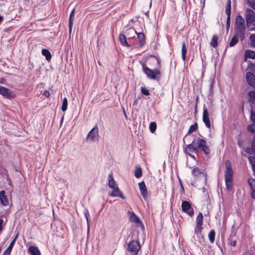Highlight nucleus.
<instances>
[{"mask_svg":"<svg viewBox=\"0 0 255 255\" xmlns=\"http://www.w3.org/2000/svg\"><path fill=\"white\" fill-rule=\"evenodd\" d=\"M245 20L241 15H238L236 17L235 23V34L239 35L240 40L242 41L245 38Z\"/></svg>","mask_w":255,"mask_h":255,"instance_id":"nucleus-1","label":"nucleus"},{"mask_svg":"<svg viewBox=\"0 0 255 255\" xmlns=\"http://www.w3.org/2000/svg\"><path fill=\"white\" fill-rule=\"evenodd\" d=\"M226 170L225 171V178L226 186L228 191H231L233 188V171L230 161L225 162Z\"/></svg>","mask_w":255,"mask_h":255,"instance_id":"nucleus-2","label":"nucleus"},{"mask_svg":"<svg viewBox=\"0 0 255 255\" xmlns=\"http://www.w3.org/2000/svg\"><path fill=\"white\" fill-rule=\"evenodd\" d=\"M142 70L144 73L146 75L147 78L149 79H155L159 78L161 74L160 71L157 68L151 70L144 64L142 65Z\"/></svg>","mask_w":255,"mask_h":255,"instance_id":"nucleus-3","label":"nucleus"},{"mask_svg":"<svg viewBox=\"0 0 255 255\" xmlns=\"http://www.w3.org/2000/svg\"><path fill=\"white\" fill-rule=\"evenodd\" d=\"M195 140H196V144H197L196 148H197V150L198 149H200L206 155H208L210 150L209 146L207 145L206 140L199 137L195 138Z\"/></svg>","mask_w":255,"mask_h":255,"instance_id":"nucleus-4","label":"nucleus"},{"mask_svg":"<svg viewBox=\"0 0 255 255\" xmlns=\"http://www.w3.org/2000/svg\"><path fill=\"white\" fill-rule=\"evenodd\" d=\"M140 249L139 243L137 241L132 240L128 245V250L133 255H137Z\"/></svg>","mask_w":255,"mask_h":255,"instance_id":"nucleus-5","label":"nucleus"},{"mask_svg":"<svg viewBox=\"0 0 255 255\" xmlns=\"http://www.w3.org/2000/svg\"><path fill=\"white\" fill-rule=\"evenodd\" d=\"M246 21L248 27L255 23V12L250 8H247L246 10Z\"/></svg>","mask_w":255,"mask_h":255,"instance_id":"nucleus-6","label":"nucleus"},{"mask_svg":"<svg viewBox=\"0 0 255 255\" xmlns=\"http://www.w3.org/2000/svg\"><path fill=\"white\" fill-rule=\"evenodd\" d=\"M99 136V129L98 126L96 125L88 133L86 140L88 141H94Z\"/></svg>","mask_w":255,"mask_h":255,"instance_id":"nucleus-7","label":"nucleus"},{"mask_svg":"<svg viewBox=\"0 0 255 255\" xmlns=\"http://www.w3.org/2000/svg\"><path fill=\"white\" fill-rule=\"evenodd\" d=\"M186 154H188L189 156L193 158H195L194 155H192L190 152H197V148L196 146V140L193 139L191 144H188L184 150Z\"/></svg>","mask_w":255,"mask_h":255,"instance_id":"nucleus-8","label":"nucleus"},{"mask_svg":"<svg viewBox=\"0 0 255 255\" xmlns=\"http://www.w3.org/2000/svg\"><path fill=\"white\" fill-rule=\"evenodd\" d=\"M0 94L8 99L13 98L15 96V94L13 92L1 86H0Z\"/></svg>","mask_w":255,"mask_h":255,"instance_id":"nucleus-9","label":"nucleus"},{"mask_svg":"<svg viewBox=\"0 0 255 255\" xmlns=\"http://www.w3.org/2000/svg\"><path fill=\"white\" fill-rule=\"evenodd\" d=\"M181 208L182 211L188 214L190 216H192L194 215V209L191 207L190 203L186 201H182L181 204Z\"/></svg>","mask_w":255,"mask_h":255,"instance_id":"nucleus-10","label":"nucleus"},{"mask_svg":"<svg viewBox=\"0 0 255 255\" xmlns=\"http://www.w3.org/2000/svg\"><path fill=\"white\" fill-rule=\"evenodd\" d=\"M203 215L201 212H200L198 215L196 222V227L195 229V233L196 234H200L202 232V225H203Z\"/></svg>","mask_w":255,"mask_h":255,"instance_id":"nucleus-11","label":"nucleus"},{"mask_svg":"<svg viewBox=\"0 0 255 255\" xmlns=\"http://www.w3.org/2000/svg\"><path fill=\"white\" fill-rule=\"evenodd\" d=\"M203 122L205 124L206 127L208 128H210L211 125L210 121L209 119V112L208 111V110L207 108L204 107L203 108Z\"/></svg>","mask_w":255,"mask_h":255,"instance_id":"nucleus-12","label":"nucleus"},{"mask_svg":"<svg viewBox=\"0 0 255 255\" xmlns=\"http://www.w3.org/2000/svg\"><path fill=\"white\" fill-rule=\"evenodd\" d=\"M138 186L139 188V190L141 195L144 200H147L148 198V194L147 188L145 186V184L143 181H142L138 183Z\"/></svg>","mask_w":255,"mask_h":255,"instance_id":"nucleus-13","label":"nucleus"},{"mask_svg":"<svg viewBox=\"0 0 255 255\" xmlns=\"http://www.w3.org/2000/svg\"><path fill=\"white\" fill-rule=\"evenodd\" d=\"M112 192L109 194L111 197H118L122 199H125V197L123 196V194L120 190L118 186L112 188Z\"/></svg>","mask_w":255,"mask_h":255,"instance_id":"nucleus-14","label":"nucleus"},{"mask_svg":"<svg viewBox=\"0 0 255 255\" xmlns=\"http://www.w3.org/2000/svg\"><path fill=\"white\" fill-rule=\"evenodd\" d=\"M119 41L121 44L123 45L128 47H130V45H129L127 41V37L125 34L120 33L119 35Z\"/></svg>","mask_w":255,"mask_h":255,"instance_id":"nucleus-15","label":"nucleus"},{"mask_svg":"<svg viewBox=\"0 0 255 255\" xmlns=\"http://www.w3.org/2000/svg\"><path fill=\"white\" fill-rule=\"evenodd\" d=\"M248 182L251 188L252 197L253 198L255 199V179L250 178L248 179Z\"/></svg>","mask_w":255,"mask_h":255,"instance_id":"nucleus-16","label":"nucleus"},{"mask_svg":"<svg viewBox=\"0 0 255 255\" xmlns=\"http://www.w3.org/2000/svg\"><path fill=\"white\" fill-rule=\"evenodd\" d=\"M0 201L1 204L3 206H7L8 205V200L5 195V191H1L0 192Z\"/></svg>","mask_w":255,"mask_h":255,"instance_id":"nucleus-17","label":"nucleus"},{"mask_svg":"<svg viewBox=\"0 0 255 255\" xmlns=\"http://www.w3.org/2000/svg\"><path fill=\"white\" fill-rule=\"evenodd\" d=\"M125 33L128 39L129 40L132 37H134V34L136 33V31L133 28L130 27L127 29Z\"/></svg>","mask_w":255,"mask_h":255,"instance_id":"nucleus-18","label":"nucleus"},{"mask_svg":"<svg viewBox=\"0 0 255 255\" xmlns=\"http://www.w3.org/2000/svg\"><path fill=\"white\" fill-rule=\"evenodd\" d=\"M108 186L111 189L118 186L114 179L112 174H110L108 176Z\"/></svg>","mask_w":255,"mask_h":255,"instance_id":"nucleus-19","label":"nucleus"},{"mask_svg":"<svg viewBox=\"0 0 255 255\" xmlns=\"http://www.w3.org/2000/svg\"><path fill=\"white\" fill-rule=\"evenodd\" d=\"M18 235H16L13 241L10 243L8 248L5 250V251L3 252V255H9L10 252L13 248L15 242L17 239Z\"/></svg>","mask_w":255,"mask_h":255,"instance_id":"nucleus-20","label":"nucleus"},{"mask_svg":"<svg viewBox=\"0 0 255 255\" xmlns=\"http://www.w3.org/2000/svg\"><path fill=\"white\" fill-rule=\"evenodd\" d=\"M28 251L30 253V255H41L39 250L35 246L30 247Z\"/></svg>","mask_w":255,"mask_h":255,"instance_id":"nucleus-21","label":"nucleus"},{"mask_svg":"<svg viewBox=\"0 0 255 255\" xmlns=\"http://www.w3.org/2000/svg\"><path fill=\"white\" fill-rule=\"evenodd\" d=\"M74 9H73L72 12L70 13L69 19V32L70 34L71 33L72 31V27L73 25V23L74 19Z\"/></svg>","mask_w":255,"mask_h":255,"instance_id":"nucleus-22","label":"nucleus"},{"mask_svg":"<svg viewBox=\"0 0 255 255\" xmlns=\"http://www.w3.org/2000/svg\"><path fill=\"white\" fill-rule=\"evenodd\" d=\"M137 38L140 42V46H142L145 43V36L142 32H136Z\"/></svg>","mask_w":255,"mask_h":255,"instance_id":"nucleus-23","label":"nucleus"},{"mask_svg":"<svg viewBox=\"0 0 255 255\" xmlns=\"http://www.w3.org/2000/svg\"><path fill=\"white\" fill-rule=\"evenodd\" d=\"M246 58H249L252 59H255V52L252 50H246L245 52Z\"/></svg>","mask_w":255,"mask_h":255,"instance_id":"nucleus-24","label":"nucleus"},{"mask_svg":"<svg viewBox=\"0 0 255 255\" xmlns=\"http://www.w3.org/2000/svg\"><path fill=\"white\" fill-rule=\"evenodd\" d=\"M42 54L45 57L46 59L50 61L51 59L52 56L50 51L47 49H43L41 51Z\"/></svg>","mask_w":255,"mask_h":255,"instance_id":"nucleus-25","label":"nucleus"},{"mask_svg":"<svg viewBox=\"0 0 255 255\" xmlns=\"http://www.w3.org/2000/svg\"><path fill=\"white\" fill-rule=\"evenodd\" d=\"M204 172V170L202 169H200L198 167L194 168L192 170L193 174L196 176H199L201 174H203Z\"/></svg>","mask_w":255,"mask_h":255,"instance_id":"nucleus-26","label":"nucleus"},{"mask_svg":"<svg viewBox=\"0 0 255 255\" xmlns=\"http://www.w3.org/2000/svg\"><path fill=\"white\" fill-rule=\"evenodd\" d=\"M129 220L130 222H134L136 224L140 222L139 218L134 213H130Z\"/></svg>","mask_w":255,"mask_h":255,"instance_id":"nucleus-27","label":"nucleus"},{"mask_svg":"<svg viewBox=\"0 0 255 255\" xmlns=\"http://www.w3.org/2000/svg\"><path fill=\"white\" fill-rule=\"evenodd\" d=\"M239 36L237 35V34H235L233 38H232L231 41L229 43V46L230 47H233L235 46L239 41Z\"/></svg>","mask_w":255,"mask_h":255,"instance_id":"nucleus-28","label":"nucleus"},{"mask_svg":"<svg viewBox=\"0 0 255 255\" xmlns=\"http://www.w3.org/2000/svg\"><path fill=\"white\" fill-rule=\"evenodd\" d=\"M182 58L184 61L185 60L186 57V54L187 48L186 46L185 42H183L182 44Z\"/></svg>","mask_w":255,"mask_h":255,"instance_id":"nucleus-29","label":"nucleus"},{"mask_svg":"<svg viewBox=\"0 0 255 255\" xmlns=\"http://www.w3.org/2000/svg\"><path fill=\"white\" fill-rule=\"evenodd\" d=\"M246 152L250 154H255V142L252 143L251 147H247Z\"/></svg>","mask_w":255,"mask_h":255,"instance_id":"nucleus-30","label":"nucleus"},{"mask_svg":"<svg viewBox=\"0 0 255 255\" xmlns=\"http://www.w3.org/2000/svg\"><path fill=\"white\" fill-rule=\"evenodd\" d=\"M218 37L217 35H214L212 39V40L210 42V44L213 47H216L218 45Z\"/></svg>","mask_w":255,"mask_h":255,"instance_id":"nucleus-31","label":"nucleus"},{"mask_svg":"<svg viewBox=\"0 0 255 255\" xmlns=\"http://www.w3.org/2000/svg\"><path fill=\"white\" fill-rule=\"evenodd\" d=\"M208 238L210 242L213 243L215 241V232L214 230L210 231L208 234Z\"/></svg>","mask_w":255,"mask_h":255,"instance_id":"nucleus-32","label":"nucleus"},{"mask_svg":"<svg viewBox=\"0 0 255 255\" xmlns=\"http://www.w3.org/2000/svg\"><path fill=\"white\" fill-rule=\"evenodd\" d=\"M67 105H68L67 99V98H64L63 99L62 107H61V110L63 112H65L66 111V110L67 109Z\"/></svg>","mask_w":255,"mask_h":255,"instance_id":"nucleus-33","label":"nucleus"},{"mask_svg":"<svg viewBox=\"0 0 255 255\" xmlns=\"http://www.w3.org/2000/svg\"><path fill=\"white\" fill-rule=\"evenodd\" d=\"M198 128V124L197 123H195L193 125H191L188 131V133H191L195 131Z\"/></svg>","mask_w":255,"mask_h":255,"instance_id":"nucleus-34","label":"nucleus"},{"mask_svg":"<svg viewBox=\"0 0 255 255\" xmlns=\"http://www.w3.org/2000/svg\"><path fill=\"white\" fill-rule=\"evenodd\" d=\"M134 176L137 178H140L142 176V170L140 167H137L135 169Z\"/></svg>","mask_w":255,"mask_h":255,"instance_id":"nucleus-35","label":"nucleus"},{"mask_svg":"<svg viewBox=\"0 0 255 255\" xmlns=\"http://www.w3.org/2000/svg\"><path fill=\"white\" fill-rule=\"evenodd\" d=\"M246 80H255V75L252 71L247 72L246 73Z\"/></svg>","mask_w":255,"mask_h":255,"instance_id":"nucleus-36","label":"nucleus"},{"mask_svg":"<svg viewBox=\"0 0 255 255\" xmlns=\"http://www.w3.org/2000/svg\"><path fill=\"white\" fill-rule=\"evenodd\" d=\"M248 159L252 166L253 170L255 172V157L249 156Z\"/></svg>","mask_w":255,"mask_h":255,"instance_id":"nucleus-37","label":"nucleus"},{"mask_svg":"<svg viewBox=\"0 0 255 255\" xmlns=\"http://www.w3.org/2000/svg\"><path fill=\"white\" fill-rule=\"evenodd\" d=\"M156 129V124L155 122H151L149 125V130L151 132L153 133Z\"/></svg>","mask_w":255,"mask_h":255,"instance_id":"nucleus-38","label":"nucleus"},{"mask_svg":"<svg viewBox=\"0 0 255 255\" xmlns=\"http://www.w3.org/2000/svg\"><path fill=\"white\" fill-rule=\"evenodd\" d=\"M248 68L252 72L255 74V64L251 62L248 63Z\"/></svg>","mask_w":255,"mask_h":255,"instance_id":"nucleus-39","label":"nucleus"},{"mask_svg":"<svg viewBox=\"0 0 255 255\" xmlns=\"http://www.w3.org/2000/svg\"><path fill=\"white\" fill-rule=\"evenodd\" d=\"M250 39L252 46L255 47V33L252 34L250 35Z\"/></svg>","mask_w":255,"mask_h":255,"instance_id":"nucleus-40","label":"nucleus"},{"mask_svg":"<svg viewBox=\"0 0 255 255\" xmlns=\"http://www.w3.org/2000/svg\"><path fill=\"white\" fill-rule=\"evenodd\" d=\"M141 92L142 94L144 95H146V96H148L150 95V93L148 91V89H147L145 87H141Z\"/></svg>","mask_w":255,"mask_h":255,"instance_id":"nucleus-41","label":"nucleus"},{"mask_svg":"<svg viewBox=\"0 0 255 255\" xmlns=\"http://www.w3.org/2000/svg\"><path fill=\"white\" fill-rule=\"evenodd\" d=\"M248 129L252 133H255V124L249 125Z\"/></svg>","mask_w":255,"mask_h":255,"instance_id":"nucleus-42","label":"nucleus"},{"mask_svg":"<svg viewBox=\"0 0 255 255\" xmlns=\"http://www.w3.org/2000/svg\"><path fill=\"white\" fill-rule=\"evenodd\" d=\"M227 20H226V29L227 31H228L230 27V20H231V15H227Z\"/></svg>","mask_w":255,"mask_h":255,"instance_id":"nucleus-43","label":"nucleus"},{"mask_svg":"<svg viewBox=\"0 0 255 255\" xmlns=\"http://www.w3.org/2000/svg\"><path fill=\"white\" fill-rule=\"evenodd\" d=\"M226 13L227 15H231V5H226Z\"/></svg>","mask_w":255,"mask_h":255,"instance_id":"nucleus-44","label":"nucleus"},{"mask_svg":"<svg viewBox=\"0 0 255 255\" xmlns=\"http://www.w3.org/2000/svg\"><path fill=\"white\" fill-rule=\"evenodd\" d=\"M250 119L251 121L255 124V114L254 113L253 110L252 109L251 111Z\"/></svg>","mask_w":255,"mask_h":255,"instance_id":"nucleus-45","label":"nucleus"},{"mask_svg":"<svg viewBox=\"0 0 255 255\" xmlns=\"http://www.w3.org/2000/svg\"><path fill=\"white\" fill-rule=\"evenodd\" d=\"M84 214H85V217L86 218V220L87 221V223L88 224H89V219H90L89 213L88 211L87 210V211H85Z\"/></svg>","mask_w":255,"mask_h":255,"instance_id":"nucleus-46","label":"nucleus"},{"mask_svg":"<svg viewBox=\"0 0 255 255\" xmlns=\"http://www.w3.org/2000/svg\"><path fill=\"white\" fill-rule=\"evenodd\" d=\"M249 85L252 87L253 88H255V81H247Z\"/></svg>","mask_w":255,"mask_h":255,"instance_id":"nucleus-47","label":"nucleus"},{"mask_svg":"<svg viewBox=\"0 0 255 255\" xmlns=\"http://www.w3.org/2000/svg\"><path fill=\"white\" fill-rule=\"evenodd\" d=\"M43 95L46 97H48L50 96V92L48 90H45L43 93Z\"/></svg>","mask_w":255,"mask_h":255,"instance_id":"nucleus-48","label":"nucleus"},{"mask_svg":"<svg viewBox=\"0 0 255 255\" xmlns=\"http://www.w3.org/2000/svg\"><path fill=\"white\" fill-rule=\"evenodd\" d=\"M213 86H214V81H212V82L211 83V84L210 85V90L211 92H212Z\"/></svg>","mask_w":255,"mask_h":255,"instance_id":"nucleus-49","label":"nucleus"},{"mask_svg":"<svg viewBox=\"0 0 255 255\" xmlns=\"http://www.w3.org/2000/svg\"><path fill=\"white\" fill-rule=\"evenodd\" d=\"M252 7L255 10V1H253L251 3Z\"/></svg>","mask_w":255,"mask_h":255,"instance_id":"nucleus-50","label":"nucleus"},{"mask_svg":"<svg viewBox=\"0 0 255 255\" xmlns=\"http://www.w3.org/2000/svg\"><path fill=\"white\" fill-rule=\"evenodd\" d=\"M2 220L0 219V231H1L2 230Z\"/></svg>","mask_w":255,"mask_h":255,"instance_id":"nucleus-51","label":"nucleus"},{"mask_svg":"<svg viewBox=\"0 0 255 255\" xmlns=\"http://www.w3.org/2000/svg\"><path fill=\"white\" fill-rule=\"evenodd\" d=\"M156 59V60H157V64L158 65V67H160V60L158 58L156 57H155Z\"/></svg>","mask_w":255,"mask_h":255,"instance_id":"nucleus-52","label":"nucleus"},{"mask_svg":"<svg viewBox=\"0 0 255 255\" xmlns=\"http://www.w3.org/2000/svg\"><path fill=\"white\" fill-rule=\"evenodd\" d=\"M226 5H231V0H228L226 3Z\"/></svg>","mask_w":255,"mask_h":255,"instance_id":"nucleus-53","label":"nucleus"},{"mask_svg":"<svg viewBox=\"0 0 255 255\" xmlns=\"http://www.w3.org/2000/svg\"><path fill=\"white\" fill-rule=\"evenodd\" d=\"M202 3V8H203L205 6V0H203V1H201Z\"/></svg>","mask_w":255,"mask_h":255,"instance_id":"nucleus-54","label":"nucleus"},{"mask_svg":"<svg viewBox=\"0 0 255 255\" xmlns=\"http://www.w3.org/2000/svg\"><path fill=\"white\" fill-rule=\"evenodd\" d=\"M232 245L235 246L236 245V242H233L232 243Z\"/></svg>","mask_w":255,"mask_h":255,"instance_id":"nucleus-55","label":"nucleus"},{"mask_svg":"<svg viewBox=\"0 0 255 255\" xmlns=\"http://www.w3.org/2000/svg\"><path fill=\"white\" fill-rule=\"evenodd\" d=\"M2 19H3V17L1 16H0V22H1L2 21Z\"/></svg>","mask_w":255,"mask_h":255,"instance_id":"nucleus-56","label":"nucleus"},{"mask_svg":"<svg viewBox=\"0 0 255 255\" xmlns=\"http://www.w3.org/2000/svg\"><path fill=\"white\" fill-rule=\"evenodd\" d=\"M248 58H246V56L244 55V60L245 61H247Z\"/></svg>","mask_w":255,"mask_h":255,"instance_id":"nucleus-57","label":"nucleus"},{"mask_svg":"<svg viewBox=\"0 0 255 255\" xmlns=\"http://www.w3.org/2000/svg\"><path fill=\"white\" fill-rule=\"evenodd\" d=\"M183 0L184 3H186V0Z\"/></svg>","mask_w":255,"mask_h":255,"instance_id":"nucleus-58","label":"nucleus"},{"mask_svg":"<svg viewBox=\"0 0 255 255\" xmlns=\"http://www.w3.org/2000/svg\"><path fill=\"white\" fill-rule=\"evenodd\" d=\"M0 82H0V83H1V84H3V83L2 82V81H0Z\"/></svg>","mask_w":255,"mask_h":255,"instance_id":"nucleus-59","label":"nucleus"},{"mask_svg":"<svg viewBox=\"0 0 255 255\" xmlns=\"http://www.w3.org/2000/svg\"><path fill=\"white\" fill-rule=\"evenodd\" d=\"M150 6L151 5V2H150Z\"/></svg>","mask_w":255,"mask_h":255,"instance_id":"nucleus-60","label":"nucleus"}]
</instances>
